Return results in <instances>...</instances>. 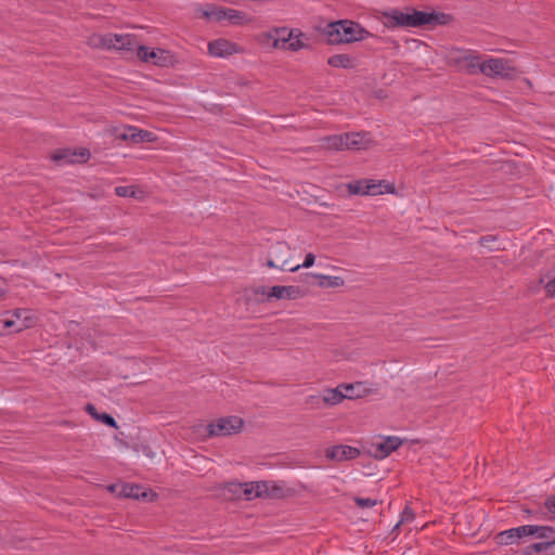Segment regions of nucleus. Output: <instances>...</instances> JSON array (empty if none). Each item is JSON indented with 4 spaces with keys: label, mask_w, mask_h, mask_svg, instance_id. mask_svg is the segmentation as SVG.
Instances as JSON below:
<instances>
[{
    "label": "nucleus",
    "mask_w": 555,
    "mask_h": 555,
    "mask_svg": "<svg viewBox=\"0 0 555 555\" xmlns=\"http://www.w3.org/2000/svg\"><path fill=\"white\" fill-rule=\"evenodd\" d=\"M324 34L330 44L361 41L371 36L359 23L349 20L330 23L325 27Z\"/></svg>",
    "instance_id": "f03ea898"
},
{
    "label": "nucleus",
    "mask_w": 555,
    "mask_h": 555,
    "mask_svg": "<svg viewBox=\"0 0 555 555\" xmlns=\"http://www.w3.org/2000/svg\"><path fill=\"white\" fill-rule=\"evenodd\" d=\"M96 421H99V422L103 423L104 425L112 427V428L118 427L115 418L111 414L105 413V412L100 413Z\"/></svg>",
    "instance_id": "c9c22d12"
},
{
    "label": "nucleus",
    "mask_w": 555,
    "mask_h": 555,
    "mask_svg": "<svg viewBox=\"0 0 555 555\" xmlns=\"http://www.w3.org/2000/svg\"><path fill=\"white\" fill-rule=\"evenodd\" d=\"M480 73L489 77L511 78L516 69L504 59H489L480 64Z\"/></svg>",
    "instance_id": "6e6552de"
},
{
    "label": "nucleus",
    "mask_w": 555,
    "mask_h": 555,
    "mask_svg": "<svg viewBox=\"0 0 555 555\" xmlns=\"http://www.w3.org/2000/svg\"><path fill=\"white\" fill-rule=\"evenodd\" d=\"M314 278L319 279V286L324 288L340 287L345 283L344 279L340 276L315 274Z\"/></svg>",
    "instance_id": "c756f323"
},
{
    "label": "nucleus",
    "mask_w": 555,
    "mask_h": 555,
    "mask_svg": "<svg viewBox=\"0 0 555 555\" xmlns=\"http://www.w3.org/2000/svg\"><path fill=\"white\" fill-rule=\"evenodd\" d=\"M289 247L287 244L278 242L271 247L270 257L267 260L269 268L280 269L282 271L295 272L300 268L299 263H292L288 259Z\"/></svg>",
    "instance_id": "423d86ee"
},
{
    "label": "nucleus",
    "mask_w": 555,
    "mask_h": 555,
    "mask_svg": "<svg viewBox=\"0 0 555 555\" xmlns=\"http://www.w3.org/2000/svg\"><path fill=\"white\" fill-rule=\"evenodd\" d=\"M260 36L263 38V42L271 43L273 48L287 50V43L293 40L295 30L287 27H273Z\"/></svg>",
    "instance_id": "1a4fd4ad"
},
{
    "label": "nucleus",
    "mask_w": 555,
    "mask_h": 555,
    "mask_svg": "<svg viewBox=\"0 0 555 555\" xmlns=\"http://www.w3.org/2000/svg\"><path fill=\"white\" fill-rule=\"evenodd\" d=\"M464 60L466 61L467 68L470 74H474L476 68L480 70V64L483 62L480 61V56L472 54L465 56Z\"/></svg>",
    "instance_id": "72a5a7b5"
},
{
    "label": "nucleus",
    "mask_w": 555,
    "mask_h": 555,
    "mask_svg": "<svg viewBox=\"0 0 555 555\" xmlns=\"http://www.w3.org/2000/svg\"><path fill=\"white\" fill-rule=\"evenodd\" d=\"M383 24L387 28H418L424 26L447 25L452 21L450 14L424 12L412 7L404 10L390 9L382 13Z\"/></svg>",
    "instance_id": "f257e3e1"
},
{
    "label": "nucleus",
    "mask_w": 555,
    "mask_h": 555,
    "mask_svg": "<svg viewBox=\"0 0 555 555\" xmlns=\"http://www.w3.org/2000/svg\"><path fill=\"white\" fill-rule=\"evenodd\" d=\"M345 395H353V393H352V390H349Z\"/></svg>",
    "instance_id": "a18cd8bd"
},
{
    "label": "nucleus",
    "mask_w": 555,
    "mask_h": 555,
    "mask_svg": "<svg viewBox=\"0 0 555 555\" xmlns=\"http://www.w3.org/2000/svg\"><path fill=\"white\" fill-rule=\"evenodd\" d=\"M79 156L81 160L86 162L90 157V152L87 149H80L79 152H72L68 149L59 150L52 155V159L56 163H74L75 157Z\"/></svg>",
    "instance_id": "a211bd4d"
},
{
    "label": "nucleus",
    "mask_w": 555,
    "mask_h": 555,
    "mask_svg": "<svg viewBox=\"0 0 555 555\" xmlns=\"http://www.w3.org/2000/svg\"><path fill=\"white\" fill-rule=\"evenodd\" d=\"M544 508L546 509V512H544L542 509L537 511V512H531L529 509H525V512L527 514L535 516L537 518L551 519L552 517L548 516V514L555 515V495H552L545 500Z\"/></svg>",
    "instance_id": "cd10ccee"
},
{
    "label": "nucleus",
    "mask_w": 555,
    "mask_h": 555,
    "mask_svg": "<svg viewBox=\"0 0 555 555\" xmlns=\"http://www.w3.org/2000/svg\"><path fill=\"white\" fill-rule=\"evenodd\" d=\"M117 138L124 141H131L132 143L153 142L156 140L153 132L131 126L127 127L122 133L117 135Z\"/></svg>",
    "instance_id": "4468645a"
},
{
    "label": "nucleus",
    "mask_w": 555,
    "mask_h": 555,
    "mask_svg": "<svg viewBox=\"0 0 555 555\" xmlns=\"http://www.w3.org/2000/svg\"><path fill=\"white\" fill-rule=\"evenodd\" d=\"M261 481L243 482L242 499L250 501L256 498H262Z\"/></svg>",
    "instance_id": "393cba45"
},
{
    "label": "nucleus",
    "mask_w": 555,
    "mask_h": 555,
    "mask_svg": "<svg viewBox=\"0 0 555 555\" xmlns=\"http://www.w3.org/2000/svg\"><path fill=\"white\" fill-rule=\"evenodd\" d=\"M530 537V525L511 528L495 534L494 540L499 545L519 544L522 538Z\"/></svg>",
    "instance_id": "9d476101"
},
{
    "label": "nucleus",
    "mask_w": 555,
    "mask_h": 555,
    "mask_svg": "<svg viewBox=\"0 0 555 555\" xmlns=\"http://www.w3.org/2000/svg\"><path fill=\"white\" fill-rule=\"evenodd\" d=\"M115 194L119 197L142 198L144 192L134 185H119L115 188Z\"/></svg>",
    "instance_id": "c85d7f7f"
},
{
    "label": "nucleus",
    "mask_w": 555,
    "mask_h": 555,
    "mask_svg": "<svg viewBox=\"0 0 555 555\" xmlns=\"http://www.w3.org/2000/svg\"><path fill=\"white\" fill-rule=\"evenodd\" d=\"M402 441L400 438L395 436L386 437L382 442L374 444V456L376 459L383 460L389 456L393 451H396Z\"/></svg>",
    "instance_id": "2eb2a0df"
},
{
    "label": "nucleus",
    "mask_w": 555,
    "mask_h": 555,
    "mask_svg": "<svg viewBox=\"0 0 555 555\" xmlns=\"http://www.w3.org/2000/svg\"><path fill=\"white\" fill-rule=\"evenodd\" d=\"M547 103L552 106H555V92L548 94Z\"/></svg>",
    "instance_id": "79ce46f5"
},
{
    "label": "nucleus",
    "mask_w": 555,
    "mask_h": 555,
    "mask_svg": "<svg viewBox=\"0 0 555 555\" xmlns=\"http://www.w3.org/2000/svg\"><path fill=\"white\" fill-rule=\"evenodd\" d=\"M370 140L362 132H347L341 134H333L320 139V145L332 151L345 150H365Z\"/></svg>",
    "instance_id": "20e7f679"
},
{
    "label": "nucleus",
    "mask_w": 555,
    "mask_h": 555,
    "mask_svg": "<svg viewBox=\"0 0 555 555\" xmlns=\"http://www.w3.org/2000/svg\"><path fill=\"white\" fill-rule=\"evenodd\" d=\"M0 322L2 323L3 330H13L15 332V328L18 324H16V321L14 318L11 317V312L7 311L4 314L1 315Z\"/></svg>",
    "instance_id": "f704fd0d"
},
{
    "label": "nucleus",
    "mask_w": 555,
    "mask_h": 555,
    "mask_svg": "<svg viewBox=\"0 0 555 555\" xmlns=\"http://www.w3.org/2000/svg\"><path fill=\"white\" fill-rule=\"evenodd\" d=\"M530 537L543 541L555 540V528L551 526L530 525Z\"/></svg>",
    "instance_id": "5701e85b"
},
{
    "label": "nucleus",
    "mask_w": 555,
    "mask_h": 555,
    "mask_svg": "<svg viewBox=\"0 0 555 555\" xmlns=\"http://www.w3.org/2000/svg\"><path fill=\"white\" fill-rule=\"evenodd\" d=\"M555 547V540L542 541L532 543L525 547L524 555H538L539 553H546V555H555L553 548Z\"/></svg>",
    "instance_id": "4be33fe9"
},
{
    "label": "nucleus",
    "mask_w": 555,
    "mask_h": 555,
    "mask_svg": "<svg viewBox=\"0 0 555 555\" xmlns=\"http://www.w3.org/2000/svg\"><path fill=\"white\" fill-rule=\"evenodd\" d=\"M354 503L358 507H361V508H370V507H373L377 504V501L376 500H372V499H364V498H354Z\"/></svg>",
    "instance_id": "4c0bfd02"
},
{
    "label": "nucleus",
    "mask_w": 555,
    "mask_h": 555,
    "mask_svg": "<svg viewBox=\"0 0 555 555\" xmlns=\"http://www.w3.org/2000/svg\"><path fill=\"white\" fill-rule=\"evenodd\" d=\"M343 390L349 391L353 390V385L351 384H340L336 388L325 389L322 401L325 405H336L340 403L344 399H352L354 395H344Z\"/></svg>",
    "instance_id": "ddd939ff"
},
{
    "label": "nucleus",
    "mask_w": 555,
    "mask_h": 555,
    "mask_svg": "<svg viewBox=\"0 0 555 555\" xmlns=\"http://www.w3.org/2000/svg\"><path fill=\"white\" fill-rule=\"evenodd\" d=\"M10 312L11 317L15 319L16 324H18L15 328L16 333L35 326L37 319L31 314L30 310L18 308Z\"/></svg>",
    "instance_id": "f3484780"
},
{
    "label": "nucleus",
    "mask_w": 555,
    "mask_h": 555,
    "mask_svg": "<svg viewBox=\"0 0 555 555\" xmlns=\"http://www.w3.org/2000/svg\"><path fill=\"white\" fill-rule=\"evenodd\" d=\"M327 64L335 68L352 69L357 66V59L349 54H334L327 59Z\"/></svg>",
    "instance_id": "412c9836"
},
{
    "label": "nucleus",
    "mask_w": 555,
    "mask_h": 555,
    "mask_svg": "<svg viewBox=\"0 0 555 555\" xmlns=\"http://www.w3.org/2000/svg\"><path fill=\"white\" fill-rule=\"evenodd\" d=\"M225 20L230 21L232 24L240 25L247 22V15L245 12L227 8Z\"/></svg>",
    "instance_id": "473e14b6"
},
{
    "label": "nucleus",
    "mask_w": 555,
    "mask_h": 555,
    "mask_svg": "<svg viewBox=\"0 0 555 555\" xmlns=\"http://www.w3.org/2000/svg\"><path fill=\"white\" fill-rule=\"evenodd\" d=\"M120 495L125 498L130 499H146L149 496V493L144 490L143 487L134 483H125L121 486V491L119 493Z\"/></svg>",
    "instance_id": "b1692460"
},
{
    "label": "nucleus",
    "mask_w": 555,
    "mask_h": 555,
    "mask_svg": "<svg viewBox=\"0 0 555 555\" xmlns=\"http://www.w3.org/2000/svg\"><path fill=\"white\" fill-rule=\"evenodd\" d=\"M85 411L91 415L94 420L98 418L99 416V412L96 410V408L92 404V403H87L86 406H85Z\"/></svg>",
    "instance_id": "ea45409f"
},
{
    "label": "nucleus",
    "mask_w": 555,
    "mask_h": 555,
    "mask_svg": "<svg viewBox=\"0 0 555 555\" xmlns=\"http://www.w3.org/2000/svg\"><path fill=\"white\" fill-rule=\"evenodd\" d=\"M112 34L99 35L94 34L89 37L88 43L92 48L112 49Z\"/></svg>",
    "instance_id": "bb28decb"
},
{
    "label": "nucleus",
    "mask_w": 555,
    "mask_h": 555,
    "mask_svg": "<svg viewBox=\"0 0 555 555\" xmlns=\"http://www.w3.org/2000/svg\"><path fill=\"white\" fill-rule=\"evenodd\" d=\"M116 488H117V486H116V485H111V486L108 487V490H109L111 492H115V491H116Z\"/></svg>",
    "instance_id": "c03bdc74"
},
{
    "label": "nucleus",
    "mask_w": 555,
    "mask_h": 555,
    "mask_svg": "<svg viewBox=\"0 0 555 555\" xmlns=\"http://www.w3.org/2000/svg\"><path fill=\"white\" fill-rule=\"evenodd\" d=\"M304 296V292L298 286H281L275 285L269 291L264 286H256L246 288L244 298L246 304L249 302H264L275 299H297Z\"/></svg>",
    "instance_id": "7ed1b4c3"
},
{
    "label": "nucleus",
    "mask_w": 555,
    "mask_h": 555,
    "mask_svg": "<svg viewBox=\"0 0 555 555\" xmlns=\"http://www.w3.org/2000/svg\"><path fill=\"white\" fill-rule=\"evenodd\" d=\"M112 49L121 51L125 55L138 53V47L141 44L134 35H116L112 34Z\"/></svg>",
    "instance_id": "f8f14e48"
},
{
    "label": "nucleus",
    "mask_w": 555,
    "mask_h": 555,
    "mask_svg": "<svg viewBox=\"0 0 555 555\" xmlns=\"http://www.w3.org/2000/svg\"><path fill=\"white\" fill-rule=\"evenodd\" d=\"M244 421L236 415H229L208 423L205 427L207 438L227 437L242 431Z\"/></svg>",
    "instance_id": "39448f33"
},
{
    "label": "nucleus",
    "mask_w": 555,
    "mask_h": 555,
    "mask_svg": "<svg viewBox=\"0 0 555 555\" xmlns=\"http://www.w3.org/2000/svg\"><path fill=\"white\" fill-rule=\"evenodd\" d=\"M496 241V236L494 235H485L479 238V244L483 247H488V244Z\"/></svg>",
    "instance_id": "a19ab883"
},
{
    "label": "nucleus",
    "mask_w": 555,
    "mask_h": 555,
    "mask_svg": "<svg viewBox=\"0 0 555 555\" xmlns=\"http://www.w3.org/2000/svg\"><path fill=\"white\" fill-rule=\"evenodd\" d=\"M315 400H320V398L319 397H314V396H310L308 398V401L311 402V403H313Z\"/></svg>",
    "instance_id": "37998d69"
},
{
    "label": "nucleus",
    "mask_w": 555,
    "mask_h": 555,
    "mask_svg": "<svg viewBox=\"0 0 555 555\" xmlns=\"http://www.w3.org/2000/svg\"><path fill=\"white\" fill-rule=\"evenodd\" d=\"M208 51L212 56L224 57L237 51L236 44L227 39H216L208 43Z\"/></svg>",
    "instance_id": "dca6fc26"
},
{
    "label": "nucleus",
    "mask_w": 555,
    "mask_h": 555,
    "mask_svg": "<svg viewBox=\"0 0 555 555\" xmlns=\"http://www.w3.org/2000/svg\"><path fill=\"white\" fill-rule=\"evenodd\" d=\"M204 16L207 20L220 22L227 17V8L211 5L207 11L204 12Z\"/></svg>",
    "instance_id": "2f4dec72"
},
{
    "label": "nucleus",
    "mask_w": 555,
    "mask_h": 555,
    "mask_svg": "<svg viewBox=\"0 0 555 555\" xmlns=\"http://www.w3.org/2000/svg\"><path fill=\"white\" fill-rule=\"evenodd\" d=\"M163 53L164 50L162 49H159L158 51L150 50L147 47L141 44L140 47H138L137 56L140 61L151 62L154 65H163Z\"/></svg>",
    "instance_id": "aec40b11"
},
{
    "label": "nucleus",
    "mask_w": 555,
    "mask_h": 555,
    "mask_svg": "<svg viewBox=\"0 0 555 555\" xmlns=\"http://www.w3.org/2000/svg\"><path fill=\"white\" fill-rule=\"evenodd\" d=\"M384 181L374 180H357L348 184V191L354 195H377L387 193H393L395 186L392 184H383Z\"/></svg>",
    "instance_id": "0eeeda50"
},
{
    "label": "nucleus",
    "mask_w": 555,
    "mask_h": 555,
    "mask_svg": "<svg viewBox=\"0 0 555 555\" xmlns=\"http://www.w3.org/2000/svg\"><path fill=\"white\" fill-rule=\"evenodd\" d=\"M415 518V513L414 511L410 507V506H405L403 512L401 513V519L400 521L396 525L395 528H398L400 526V524L402 522H411L413 521Z\"/></svg>",
    "instance_id": "e433bc0d"
},
{
    "label": "nucleus",
    "mask_w": 555,
    "mask_h": 555,
    "mask_svg": "<svg viewBox=\"0 0 555 555\" xmlns=\"http://www.w3.org/2000/svg\"><path fill=\"white\" fill-rule=\"evenodd\" d=\"M263 499H282L286 496V490L283 486L274 481H261Z\"/></svg>",
    "instance_id": "6ab92c4d"
},
{
    "label": "nucleus",
    "mask_w": 555,
    "mask_h": 555,
    "mask_svg": "<svg viewBox=\"0 0 555 555\" xmlns=\"http://www.w3.org/2000/svg\"><path fill=\"white\" fill-rule=\"evenodd\" d=\"M243 482L229 481L222 487V495L228 500H240L242 499Z\"/></svg>",
    "instance_id": "a878e982"
},
{
    "label": "nucleus",
    "mask_w": 555,
    "mask_h": 555,
    "mask_svg": "<svg viewBox=\"0 0 555 555\" xmlns=\"http://www.w3.org/2000/svg\"><path fill=\"white\" fill-rule=\"evenodd\" d=\"M314 261H315V256L312 253H309L306 255L305 260H304L302 264H300V267L310 268L313 266Z\"/></svg>",
    "instance_id": "58836bf2"
},
{
    "label": "nucleus",
    "mask_w": 555,
    "mask_h": 555,
    "mask_svg": "<svg viewBox=\"0 0 555 555\" xmlns=\"http://www.w3.org/2000/svg\"><path fill=\"white\" fill-rule=\"evenodd\" d=\"M294 30L295 36L293 40H291L289 43H287V50L297 52L299 50L309 48V44L304 40L306 38V35L300 29L294 28Z\"/></svg>",
    "instance_id": "7c9ffc66"
},
{
    "label": "nucleus",
    "mask_w": 555,
    "mask_h": 555,
    "mask_svg": "<svg viewBox=\"0 0 555 555\" xmlns=\"http://www.w3.org/2000/svg\"><path fill=\"white\" fill-rule=\"evenodd\" d=\"M324 454L328 461L344 462L357 459L361 451L356 447L337 444L326 448Z\"/></svg>",
    "instance_id": "9b49d317"
}]
</instances>
